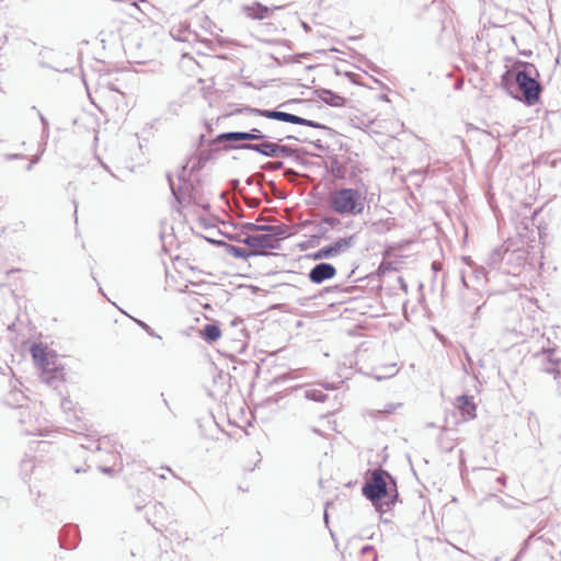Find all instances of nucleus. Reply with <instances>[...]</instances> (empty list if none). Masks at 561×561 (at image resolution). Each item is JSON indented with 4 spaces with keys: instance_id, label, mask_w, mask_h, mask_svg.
Instances as JSON below:
<instances>
[{
    "instance_id": "nucleus-1",
    "label": "nucleus",
    "mask_w": 561,
    "mask_h": 561,
    "mask_svg": "<svg viewBox=\"0 0 561 561\" xmlns=\"http://www.w3.org/2000/svg\"><path fill=\"white\" fill-rule=\"evenodd\" d=\"M501 85L513 99L534 106L541 101L543 87L534 64L517 60L501 76Z\"/></svg>"
},
{
    "instance_id": "nucleus-2",
    "label": "nucleus",
    "mask_w": 561,
    "mask_h": 561,
    "mask_svg": "<svg viewBox=\"0 0 561 561\" xmlns=\"http://www.w3.org/2000/svg\"><path fill=\"white\" fill-rule=\"evenodd\" d=\"M362 494L382 515L399 501L397 479L385 469H374L366 473Z\"/></svg>"
},
{
    "instance_id": "nucleus-3",
    "label": "nucleus",
    "mask_w": 561,
    "mask_h": 561,
    "mask_svg": "<svg viewBox=\"0 0 561 561\" xmlns=\"http://www.w3.org/2000/svg\"><path fill=\"white\" fill-rule=\"evenodd\" d=\"M328 207L340 216H358L363 214L366 196L357 188L340 187L330 192L327 199Z\"/></svg>"
},
{
    "instance_id": "nucleus-4",
    "label": "nucleus",
    "mask_w": 561,
    "mask_h": 561,
    "mask_svg": "<svg viewBox=\"0 0 561 561\" xmlns=\"http://www.w3.org/2000/svg\"><path fill=\"white\" fill-rule=\"evenodd\" d=\"M187 164L183 165L181 172L179 173L178 180L179 184L175 185L173 178L170 173L167 174L168 183L172 193L173 198L176 202L175 210L181 214L183 203H192L203 208L209 210V204H199L196 196V184H194L190 179L186 178Z\"/></svg>"
},
{
    "instance_id": "nucleus-5",
    "label": "nucleus",
    "mask_w": 561,
    "mask_h": 561,
    "mask_svg": "<svg viewBox=\"0 0 561 561\" xmlns=\"http://www.w3.org/2000/svg\"><path fill=\"white\" fill-rule=\"evenodd\" d=\"M547 344L550 340L547 339ZM534 358L540 364V370L552 375L556 380L561 379V351L557 347L542 345L540 351L536 352Z\"/></svg>"
},
{
    "instance_id": "nucleus-6",
    "label": "nucleus",
    "mask_w": 561,
    "mask_h": 561,
    "mask_svg": "<svg viewBox=\"0 0 561 561\" xmlns=\"http://www.w3.org/2000/svg\"><path fill=\"white\" fill-rule=\"evenodd\" d=\"M32 358L35 365L42 369V379L48 385H54V382L59 379L61 373L58 370H54L51 366V360L48 356L47 348L43 344L34 343L30 348Z\"/></svg>"
},
{
    "instance_id": "nucleus-7",
    "label": "nucleus",
    "mask_w": 561,
    "mask_h": 561,
    "mask_svg": "<svg viewBox=\"0 0 561 561\" xmlns=\"http://www.w3.org/2000/svg\"><path fill=\"white\" fill-rule=\"evenodd\" d=\"M355 234L337 238L333 242L320 248L309 256L314 261L335 257L351 249L355 244Z\"/></svg>"
},
{
    "instance_id": "nucleus-8",
    "label": "nucleus",
    "mask_w": 561,
    "mask_h": 561,
    "mask_svg": "<svg viewBox=\"0 0 561 561\" xmlns=\"http://www.w3.org/2000/svg\"><path fill=\"white\" fill-rule=\"evenodd\" d=\"M300 102H302V100L291 99V100H288V101H285V102L280 103L277 107H275L276 108V111H275V121H279V122H284V123H289V124L308 126V127L316 128V129H328V126H325L324 124L319 123L317 121L304 118V117L298 116L296 114H291V113H287L285 111H280V108H283V107H288V106H290L294 103H300Z\"/></svg>"
},
{
    "instance_id": "nucleus-9",
    "label": "nucleus",
    "mask_w": 561,
    "mask_h": 561,
    "mask_svg": "<svg viewBox=\"0 0 561 561\" xmlns=\"http://www.w3.org/2000/svg\"><path fill=\"white\" fill-rule=\"evenodd\" d=\"M278 140L265 138L261 142H239L229 146L227 149L249 150L265 158H278Z\"/></svg>"
},
{
    "instance_id": "nucleus-10",
    "label": "nucleus",
    "mask_w": 561,
    "mask_h": 561,
    "mask_svg": "<svg viewBox=\"0 0 561 561\" xmlns=\"http://www.w3.org/2000/svg\"><path fill=\"white\" fill-rule=\"evenodd\" d=\"M278 140L265 138L261 142H239L229 146L227 149L249 150L265 158H278Z\"/></svg>"
},
{
    "instance_id": "nucleus-11",
    "label": "nucleus",
    "mask_w": 561,
    "mask_h": 561,
    "mask_svg": "<svg viewBox=\"0 0 561 561\" xmlns=\"http://www.w3.org/2000/svg\"><path fill=\"white\" fill-rule=\"evenodd\" d=\"M231 240H236L245 244L248 248L254 250L262 254L261 251L266 250H278L280 248V243L276 241H271L268 237H263L262 234L247 233L242 239H237L230 237ZM263 255H268L267 253H263Z\"/></svg>"
},
{
    "instance_id": "nucleus-12",
    "label": "nucleus",
    "mask_w": 561,
    "mask_h": 561,
    "mask_svg": "<svg viewBox=\"0 0 561 561\" xmlns=\"http://www.w3.org/2000/svg\"><path fill=\"white\" fill-rule=\"evenodd\" d=\"M337 271L336 267L328 262L317 263L308 273V278L312 284L320 285L325 280L335 277Z\"/></svg>"
},
{
    "instance_id": "nucleus-13",
    "label": "nucleus",
    "mask_w": 561,
    "mask_h": 561,
    "mask_svg": "<svg viewBox=\"0 0 561 561\" xmlns=\"http://www.w3.org/2000/svg\"><path fill=\"white\" fill-rule=\"evenodd\" d=\"M263 128L266 131H263V129L256 128V127H253V128L250 129L251 142H261L265 138H272V139L278 140V141H283L284 139H288V140L294 139V140H297V141H304L302 139H300V138H298L296 136H293V135H283L277 129H268L265 126H263Z\"/></svg>"
},
{
    "instance_id": "nucleus-14",
    "label": "nucleus",
    "mask_w": 561,
    "mask_h": 561,
    "mask_svg": "<svg viewBox=\"0 0 561 561\" xmlns=\"http://www.w3.org/2000/svg\"><path fill=\"white\" fill-rule=\"evenodd\" d=\"M341 224L340 218L336 216H323L320 222L316 226L317 232L311 236L309 242L312 245L319 244L321 239H325L330 228H334Z\"/></svg>"
},
{
    "instance_id": "nucleus-15",
    "label": "nucleus",
    "mask_w": 561,
    "mask_h": 561,
    "mask_svg": "<svg viewBox=\"0 0 561 561\" xmlns=\"http://www.w3.org/2000/svg\"><path fill=\"white\" fill-rule=\"evenodd\" d=\"M58 57L59 53L45 48L38 54V62L42 67L49 68L58 72L67 71L68 68L59 62Z\"/></svg>"
},
{
    "instance_id": "nucleus-16",
    "label": "nucleus",
    "mask_w": 561,
    "mask_h": 561,
    "mask_svg": "<svg viewBox=\"0 0 561 561\" xmlns=\"http://www.w3.org/2000/svg\"><path fill=\"white\" fill-rule=\"evenodd\" d=\"M456 408L462 416L463 421L473 420L477 416V405L473 397L469 394H460L456 398Z\"/></svg>"
},
{
    "instance_id": "nucleus-17",
    "label": "nucleus",
    "mask_w": 561,
    "mask_h": 561,
    "mask_svg": "<svg viewBox=\"0 0 561 561\" xmlns=\"http://www.w3.org/2000/svg\"><path fill=\"white\" fill-rule=\"evenodd\" d=\"M316 96L321 100L327 105L333 106V107H342L346 104V99L339 93L325 89V88H319L314 90Z\"/></svg>"
},
{
    "instance_id": "nucleus-18",
    "label": "nucleus",
    "mask_w": 561,
    "mask_h": 561,
    "mask_svg": "<svg viewBox=\"0 0 561 561\" xmlns=\"http://www.w3.org/2000/svg\"><path fill=\"white\" fill-rule=\"evenodd\" d=\"M201 337L211 344L217 342L221 336V329L218 322L211 321L203 325L199 332Z\"/></svg>"
},
{
    "instance_id": "nucleus-19",
    "label": "nucleus",
    "mask_w": 561,
    "mask_h": 561,
    "mask_svg": "<svg viewBox=\"0 0 561 561\" xmlns=\"http://www.w3.org/2000/svg\"><path fill=\"white\" fill-rule=\"evenodd\" d=\"M259 232H265L263 237H268L271 241L280 243V240L286 238V230L284 225H259Z\"/></svg>"
},
{
    "instance_id": "nucleus-20",
    "label": "nucleus",
    "mask_w": 561,
    "mask_h": 561,
    "mask_svg": "<svg viewBox=\"0 0 561 561\" xmlns=\"http://www.w3.org/2000/svg\"><path fill=\"white\" fill-rule=\"evenodd\" d=\"M218 248H222L227 254L231 255L234 259L248 260L253 255H260L257 252H250L245 248L234 245L231 243H218Z\"/></svg>"
},
{
    "instance_id": "nucleus-21",
    "label": "nucleus",
    "mask_w": 561,
    "mask_h": 561,
    "mask_svg": "<svg viewBox=\"0 0 561 561\" xmlns=\"http://www.w3.org/2000/svg\"><path fill=\"white\" fill-rule=\"evenodd\" d=\"M243 11L248 18L252 20H263L270 15V8L259 1L253 2L251 5H244Z\"/></svg>"
},
{
    "instance_id": "nucleus-22",
    "label": "nucleus",
    "mask_w": 561,
    "mask_h": 561,
    "mask_svg": "<svg viewBox=\"0 0 561 561\" xmlns=\"http://www.w3.org/2000/svg\"><path fill=\"white\" fill-rule=\"evenodd\" d=\"M275 111H276V108H257V107H252L250 105H244L241 108H238L236 112L237 113H245V114L275 121Z\"/></svg>"
},
{
    "instance_id": "nucleus-23",
    "label": "nucleus",
    "mask_w": 561,
    "mask_h": 561,
    "mask_svg": "<svg viewBox=\"0 0 561 561\" xmlns=\"http://www.w3.org/2000/svg\"><path fill=\"white\" fill-rule=\"evenodd\" d=\"M213 142H214V145H218V146L224 142H231L230 146L239 144L240 142L239 131L220 133L216 136V138L214 139ZM228 147H229V145H226L222 148L228 150L227 149Z\"/></svg>"
},
{
    "instance_id": "nucleus-24",
    "label": "nucleus",
    "mask_w": 561,
    "mask_h": 561,
    "mask_svg": "<svg viewBox=\"0 0 561 561\" xmlns=\"http://www.w3.org/2000/svg\"><path fill=\"white\" fill-rule=\"evenodd\" d=\"M26 397L21 391H11L4 399L5 404L11 408H23Z\"/></svg>"
},
{
    "instance_id": "nucleus-25",
    "label": "nucleus",
    "mask_w": 561,
    "mask_h": 561,
    "mask_svg": "<svg viewBox=\"0 0 561 561\" xmlns=\"http://www.w3.org/2000/svg\"><path fill=\"white\" fill-rule=\"evenodd\" d=\"M507 252V250L504 247H497L492 250V252L489 254L488 260L485 261L489 266H496L499 265L503 260L504 255Z\"/></svg>"
},
{
    "instance_id": "nucleus-26",
    "label": "nucleus",
    "mask_w": 561,
    "mask_h": 561,
    "mask_svg": "<svg viewBox=\"0 0 561 561\" xmlns=\"http://www.w3.org/2000/svg\"><path fill=\"white\" fill-rule=\"evenodd\" d=\"M210 152L203 151L198 157L190 160L186 164L188 165V163L192 162L191 172H197L204 168L205 163L210 159Z\"/></svg>"
},
{
    "instance_id": "nucleus-27",
    "label": "nucleus",
    "mask_w": 561,
    "mask_h": 561,
    "mask_svg": "<svg viewBox=\"0 0 561 561\" xmlns=\"http://www.w3.org/2000/svg\"><path fill=\"white\" fill-rule=\"evenodd\" d=\"M304 398L309 401L324 402L328 399V394L320 389H306L304 390Z\"/></svg>"
},
{
    "instance_id": "nucleus-28",
    "label": "nucleus",
    "mask_w": 561,
    "mask_h": 561,
    "mask_svg": "<svg viewBox=\"0 0 561 561\" xmlns=\"http://www.w3.org/2000/svg\"><path fill=\"white\" fill-rule=\"evenodd\" d=\"M492 499L496 500V502L505 507V508H508V510H517V508H520L522 506L525 505L524 502L519 501V500H516V499H512L510 502L508 501H505L504 499L495 495V494H492L491 495Z\"/></svg>"
},
{
    "instance_id": "nucleus-29",
    "label": "nucleus",
    "mask_w": 561,
    "mask_h": 561,
    "mask_svg": "<svg viewBox=\"0 0 561 561\" xmlns=\"http://www.w3.org/2000/svg\"><path fill=\"white\" fill-rule=\"evenodd\" d=\"M330 172L336 178H344L345 168L339 162L337 159H333L330 163Z\"/></svg>"
},
{
    "instance_id": "nucleus-30",
    "label": "nucleus",
    "mask_w": 561,
    "mask_h": 561,
    "mask_svg": "<svg viewBox=\"0 0 561 561\" xmlns=\"http://www.w3.org/2000/svg\"><path fill=\"white\" fill-rule=\"evenodd\" d=\"M128 317L130 318V316H128ZM131 319L135 321V323H136L139 328H141V329H142L145 332H147L150 336L161 340V335H159L158 333H156V332L153 331V329H152L149 324H147L145 321H142V320H140V319H136V318H134V317H131Z\"/></svg>"
},
{
    "instance_id": "nucleus-31",
    "label": "nucleus",
    "mask_w": 561,
    "mask_h": 561,
    "mask_svg": "<svg viewBox=\"0 0 561 561\" xmlns=\"http://www.w3.org/2000/svg\"><path fill=\"white\" fill-rule=\"evenodd\" d=\"M296 154V149L289 145L278 142V158H289Z\"/></svg>"
},
{
    "instance_id": "nucleus-32",
    "label": "nucleus",
    "mask_w": 561,
    "mask_h": 561,
    "mask_svg": "<svg viewBox=\"0 0 561 561\" xmlns=\"http://www.w3.org/2000/svg\"><path fill=\"white\" fill-rule=\"evenodd\" d=\"M284 168V162L280 161V160H275V161H267L266 163H264L262 165V169L265 170V171H277V170H280Z\"/></svg>"
},
{
    "instance_id": "nucleus-33",
    "label": "nucleus",
    "mask_w": 561,
    "mask_h": 561,
    "mask_svg": "<svg viewBox=\"0 0 561 561\" xmlns=\"http://www.w3.org/2000/svg\"><path fill=\"white\" fill-rule=\"evenodd\" d=\"M534 538V534H530L522 543V547L519 549V551L517 552V554L515 556V558L512 560V561H518L523 554L527 551V549L529 548V545H530V541L531 539Z\"/></svg>"
},
{
    "instance_id": "nucleus-34",
    "label": "nucleus",
    "mask_w": 561,
    "mask_h": 561,
    "mask_svg": "<svg viewBox=\"0 0 561 561\" xmlns=\"http://www.w3.org/2000/svg\"><path fill=\"white\" fill-rule=\"evenodd\" d=\"M32 108L37 111L39 121H41V123L43 125V131H42L43 137L44 138H48V136H49V124H48L47 118L36 108V106H33Z\"/></svg>"
},
{
    "instance_id": "nucleus-35",
    "label": "nucleus",
    "mask_w": 561,
    "mask_h": 561,
    "mask_svg": "<svg viewBox=\"0 0 561 561\" xmlns=\"http://www.w3.org/2000/svg\"><path fill=\"white\" fill-rule=\"evenodd\" d=\"M360 553L363 556H371L373 561H377V559H378L376 549L371 545H365L364 547H362Z\"/></svg>"
},
{
    "instance_id": "nucleus-36",
    "label": "nucleus",
    "mask_w": 561,
    "mask_h": 561,
    "mask_svg": "<svg viewBox=\"0 0 561 561\" xmlns=\"http://www.w3.org/2000/svg\"><path fill=\"white\" fill-rule=\"evenodd\" d=\"M240 227L242 232H259V224L255 222H242Z\"/></svg>"
},
{
    "instance_id": "nucleus-37",
    "label": "nucleus",
    "mask_w": 561,
    "mask_h": 561,
    "mask_svg": "<svg viewBox=\"0 0 561 561\" xmlns=\"http://www.w3.org/2000/svg\"><path fill=\"white\" fill-rule=\"evenodd\" d=\"M308 54H296V55H289L283 57L284 64H291V62H299L300 58L307 57Z\"/></svg>"
},
{
    "instance_id": "nucleus-38",
    "label": "nucleus",
    "mask_w": 561,
    "mask_h": 561,
    "mask_svg": "<svg viewBox=\"0 0 561 561\" xmlns=\"http://www.w3.org/2000/svg\"><path fill=\"white\" fill-rule=\"evenodd\" d=\"M400 407H401L400 403L399 404L388 403L385 405V408L382 410H379L377 412L389 415V414H392Z\"/></svg>"
},
{
    "instance_id": "nucleus-39",
    "label": "nucleus",
    "mask_w": 561,
    "mask_h": 561,
    "mask_svg": "<svg viewBox=\"0 0 561 561\" xmlns=\"http://www.w3.org/2000/svg\"><path fill=\"white\" fill-rule=\"evenodd\" d=\"M41 160V154H35L30 159V162L25 167L26 171H31L35 164H37Z\"/></svg>"
},
{
    "instance_id": "nucleus-40",
    "label": "nucleus",
    "mask_w": 561,
    "mask_h": 561,
    "mask_svg": "<svg viewBox=\"0 0 561 561\" xmlns=\"http://www.w3.org/2000/svg\"><path fill=\"white\" fill-rule=\"evenodd\" d=\"M26 158L27 157L23 153H8L4 156L5 160H15V159L25 160Z\"/></svg>"
},
{
    "instance_id": "nucleus-41",
    "label": "nucleus",
    "mask_w": 561,
    "mask_h": 561,
    "mask_svg": "<svg viewBox=\"0 0 561 561\" xmlns=\"http://www.w3.org/2000/svg\"><path fill=\"white\" fill-rule=\"evenodd\" d=\"M240 142H251L250 130L239 131Z\"/></svg>"
},
{
    "instance_id": "nucleus-42",
    "label": "nucleus",
    "mask_w": 561,
    "mask_h": 561,
    "mask_svg": "<svg viewBox=\"0 0 561 561\" xmlns=\"http://www.w3.org/2000/svg\"><path fill=\"white\" fill-rule=\"evenodd\" d=\"M208 243L213 244V245H216L218 247V243H227L226 241L224 240H219V239H214V238H208V237H203Z\"/></svg>"
},
{
    "instance_id": "nucleus-43",
    "label": "nucleus",
    "mask_w": 561,
    "mask_h": 561,
    "mask_svg": "<svg viewBox=\"0 0 561 561\" xmlns=\"http://www.w3.org/2000/svg\"><path fill=\"white\" fill-rule=\"evenodd\" d=\"M496 481H497L499 483H501L502 485H505V484H506V476H505V474L500 476V477L496 479Z\"/></svg>"
},
{
    "instance_id": "nucleus-44",
    "label": "nucleus",
    "mask_w": 561,
    "mask_h": 561,
    "mask_svg": "<svg viewBox=\"0 0 561 561\" xmlns=\"http://www.w3.org/2000/svg\"><path fill=\"white\" fill-rule=\"evenodd\" d=\"M300 25L306 32H309L311 30L310 25L305 21H301Z\"/></svg>"
},
{
    "instance_id": "nucleus-45",
    "label": "nucleus",
    "mask_w": 561,
    "mask_h": 561,
    "mask_svg": "<svg viewBox=\"0 0 561 561\" xmlns=\"http://www.w3.org/2000/svg\"><path fill=\"white\" fill-rule=\"evenodd\" d=\"M107 87H108V89H110L111 91L119 92L118 88H117L114 83H112V82H108V83H107Z\"/></svg>"
},
{
    "instance_id": "nucleus-46",
    "label": "nucleus",
    "mask_w": 561,
    "mask_h": 561,
    "mask_svg": "<svg viewBox=\"0 0 561 561\" xmlns=\"http://www.w3.org/2000/svg\"><path fill=\"white\" fill-rule=\"evenodd\" d=\"M102 472L110 474L112 473L113 469L111 467H101L100 468Z\"/></svg>"
},
{
    "instance_id": "nucleus-47",
    "label": "nucleus",
    "mask_w": 561,
    "mask_h": 561,
    "mask_svg": "<svg viewBox=\"0 0 561 561\" xmlns=\"http://www.w3.org/2000/svg\"><path fill=\"white\" fill-rule=\"evenodd\" d=\"M101 162V165L104 168V170H106L113 178H115L114 173L111 171V169L102 161Z\"/></svg>"
},
{
    "instance_id": "nucleus-48",
    "label": "nucleus",
    "mask_w": 561,
    "mask_h": 561,
    "mask_svg": "<svg viewBox=\"0 0 561 561\" xmlns=\"http://www.w3.org/2000/svg\"><path fill=\"white\" fill-rule=\"evenodd\" d=\"M271 57H272V58H273V60H274L277 65H279V66L284 64V62H283V59H279V58H277V57H275V56H273V55H272Z\"/></svg>"
},
{
    "instance_id": "nucleus-49",
    "label": "nucleus",
    "mask_w": 561,
    "mask_h": 561,
    "mask_svg": "<svg viewBox=\"0 0 561 561\" xmlns=\"http://www.w3.org/2000/svg\"><path fill=\"white\" fill-rule=\"evenodd\" d=\"M277 43H280V44L287 45V46L290 48V42H289V41H287V39H280V41H278Z\"/></svg>"
},
{
    "instance_id": "nucleus-50",
    "label": "nucleus",
    "mask_w": 561,
    "mask_h": 561,
    "mask_svg": "<svg viewBox=\"0 0 561 561\" xmlns=\"http://www.w3.org/2000/svg\"><path fill=\"white\" fill-rule=\"evenodd\" d=\"M339 286H331V287H325L324 290L325 291H332V290H337Z\"/></svg>"
},
{
    "instance_id": "nucleus-51",
    "label": "nucleus",
    "mask_w": 561,
    "mask_h": 561,
    "mask_svg": "<svg viewBox=\"0 0 561 561\" xmlns=\"http://www.w3.org/2000/svg\"><path fill=\"white\" fill-rule=\"evenodd\" d=\"M399 280L401 283V287L407 290V284L404 283L403 278L402 277H399Z\"/></svg>"
},
{
    "instance_id": "nucleus-52",
    "label": "nucleus",
    "mask_w": 561,
    "mask_h": 561,
    "mask_svg": "<svg viewBox=\"0 0 561 561\" xmlns=\"http://www.w3.org/2000/svg\"><path fill=\"white\" fill-rule=\"evenodd\" d=\"M323 518H324V522L328 524V522H329V515H328V511H327V508L324 510V516H323Z\"/></svg>"
},
{
    "instance_id": "nucleus-53",
    "label": "nucleus",
    "mask_w": 561,
    "mask_h": 561,
    "mask_svg": "<svg viewBox=\"0 0 561 561\" xmlns=\"http://www.w3.org/2000/svg\"><path fill=\"white\" fill-rule=\"evenodd\" d=\"M438 265H439V263H438V262H433V263H432V267H433V270H434V271H436Z\"/></svg>"
},
{
    "instance_id": "nucleus-54",
    "label": "nucleus",
    "mask_w": 561,
    "mask_h": 561,
    "mask_svg": "<svg viewBox=\"0 0 561 561\" xmlns=\"http://www.w3.org/2000/svg\"><path fill=\"white\" fill-rule=\"evenodd\" d=\"M370 69H371L373 71H375V72H379L378 67H377V66H375V65H371V66H370Z\"/></svg>"
},
{
    "instance_id": "nucleus-55",
    "label": "nucleus",
    "mask_w": 561,
    "mask_h": 561,
    "mask_svg": "<svg viewBox=\"0 0 561 561\" xmlns=\"http://www.w3.org/2000/svg\"><path fill=\"white\" fill-rule=\"evenodd\" d=\"M164 469H165L167 471L171 472L174 477H176V476H175V473L172 471V469H171V468L165 467Z\"/></svg>"
},
{
    "instance_id": "nucleus-56",
    "label": "nucleus",
    "mask_w": 561,
    "mask_h": 561,
    "mask_svg": "<svg viewBox=\"0 0 561 561\" xmlns=\"http://www.w3.org/2000/svg\"><path fill=\"white\" fill-rule=\"evenodd\" d=\"M531 54H533V53H531V50H528V51H524V53H523V55L528 56V57H529Z\"/></svg>"
},
{
    "instance_id": "nucleus-57",
    "label": "nucleus",
    "mask_w": 561,
    "mask_h": 561,
    "mask_svg": "<svg viewBox=\"0 0 561 561\" xmlns=\"http://www.w3.org/2000/svg\"><path fill=\"white\" fill-rule=\"evenodd\" d=\"M264 409H265V407H259V408L256 409V411L260 413V412H262Z\"/></svg>"
},
{
    "instance_id": "nucleus-58",
    "label": "nucleus",
    "mask_w": 561,
    "mask_h": 561,
    "mask_svg": "<svg viewBox=\"0 0 561 561\" xmlns=\"http://www.w3.org/2000/svg\"><path fill=\"white\" fill-rule=\"evenodd\" d=\"M461 280H462L463 285L467 287V284H466V279H465L463 274L461 275Z\"/></svg>"
},
{
    "instance_id": "nucleus-59",
    "label": "nucleus",
    "mask_w": 561,
    "mask_h": 561,
    "mask_svg": "<svg viewBox=\"0 0 561 561\" xmlns=\"http://www.w3.org/2000/svg\"><path fill=\"white\" fill-rule=\"evenodd\" d=\"M163 402H164L165 407L169 408V402H168V400L165 398H163Z\"/></svg>"
},
{
    "instance_id": "nucleus-60",
    "label": "nucleus",
    "mask_w": 561,
    "mask_h": 561,
    "mask_svg": "<svg viewBox=\"0 0 561 561\" xmlns=\"http://www.w3.org/2000/svg\"><path fill=\"white\" fill-rule=\"evenodd\" d=\"M312 431H313V433L320 434V430H318L316 427Z\"/></svg>"
},
{
    "instance_id": "nucleus-61",
    "label": "nucleus",
    "mask_w": 561,
    "mask_h": 561,
    "mask_svg": "<svg viewBox=\"0 0 561 561\" xmlns=\"http://www.w3.org/2000/svg\"><path fill=\"white\" fill-rule=\"evenodd\" d=\"M325 389H333L330 385H323Z\"/></svg>"
},
{
    "instance_id": "nucleus-62",
    "label": "nucleus",
    "mask_w": 561,
    "mask_h": 561,
    "mask_svg": "<svg viewBox=\"0 0 561 561\" xmlns=\"http://www.w3.org/2000/svg\"><path fill=\"white\" fill-rule=\"evenodd\" d=\"M95 449H96V450H100V449H101L100 444H96V445H95Z\"/></svg>"
},
{
    "instance_id": "nucleus-63",
    "label": "nucleus",
    "mask_w": 561,
    "mask_h": 561,
    "mask_svg": "<svg viewBox=\"0 0 561 561\" xmlns=\"http://www.w3.org/2000/svg\"><path fill=\"white\" fill-rule=\"evenodd\" d=\"M559 62H560V58H559V57H557V58H556V65H559Z\"/></svg>"
},
{
    "instance_id": "nucleus-64",
    "label": "nucleus",
    "mask_w": 561,
    "mask_h": 561,
    "mask_svg": "<svg viewBox=\"0 0 561 561\" xmlns=\"http://www.w3.org/2000/svg\"><path fill=\"white\" fill-rule=\"evenodd\" d=\"M159 477H160L161 479H165L164 473H161Z\"/></svg>"
}]
</instances>
